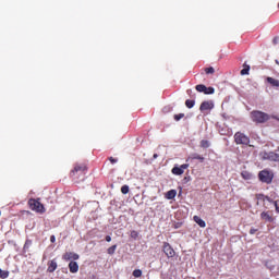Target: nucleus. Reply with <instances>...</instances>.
<instances>
[{
    "mask_svg": "<svg viewBox=\"0 0 279 279\" xmlns=\"http://www.w3.org/2000/svg\"><path fill=\"white\" fill-rule=\"evenodd\" d=\"M86 171H88L86 165L76 163L74 166V169L70 172V178H72L73 180H84Z\"/></svg>",
    "mask_w": 279,
    "mask_h": 279,
    "instance_id": "nucleus-1",
    "label": "nucleus"
},
{
    "mask_svg": "<svg viewBox=\"0 0 279 279\" xmlns=\"http://www.w3.org/2000/svg\"><path fill=\"white\" fill-rule=\"evenodd\" d=\"M251 119L254 123H267V121L271 119V116L263 111L254 110L251 112Z\"/></svg>",
    "mask_w": 279,
    "mask_h": 279,
    "instance_id": "nucleus-2",
    "label": "nucleus"
},
{
    "mask_svg": "<svg viewBox=\"0 0 279 279\" xmlns=\"http://www.w3.org/2000/svg\"><path fill=\"white\" fill-rule=\"evenodd\" d=\"M28 206L31 210H34L35 213H38L39 215H45L46 210L45 205L40 203V198H31L28 199Z\"/></svg>",
    "mask_w": 279,
    "mask_h": 279,
    "instance_id": "nucleus-3",
    "label": "nucleus"
},
{
    "mask_svg": "<svg viewBox=\"0 0 279 279\" xmlns=\"http://www.w3.org/2000/svg\"><path fill=\"white\" fill-rule=\"evenodd\" d=\"M258 178L264 184H271V182H274V172L269 170H262L258 173Z\"/></svg>",
    "mask_w": 279,
    "mask_h": 279,
    "instance_id": "nucleus-4",
    "label": "nucleus"
},
{
    "mask_svg": "<svg viewBox=\"0 0 279 279\" xmlns=\"http://www.w3.org/2000/svg\"><path fill=\"white\" fill-rule=\"evenodd\" d=\"M234 143L235 145H250V136L244 133L236 132L234 134Z\"/></svg>",
    "mask_w": 279,
    "mask_h": 279,
    "instance_id": "nucleus-5",
    "label": "nucleus"
},
{
    "mask_svg": "<svg viewBox=\"0 0 279 279\" xmlns=\"http://www.w3.org/2000/svg\"><path fill=\"white\" fill-rule=\"evenodd\" d=\"M162 252L167 258H173L175 256V250H173V246L169 242H163Z\"/></svg>",
    "mask_w": 279,
    "mask_h": 279,
    "instance_id": "nucleus-6",
    "label": "nucleus"
},
{
    "mask_svg": "<svg viewBox=\"0 0 279 279\" xmlns=\"http://www.w3.org/2000/svg\"><path fill=\"white\" fill-rule=\"evenodd\" d=\"M213 108H215V102H213V100H205L199 106L201 112L213 110Z\"/></svg>",
    "mask_w": 279,
    "mask_h": 279,
    "instance_id": "nucleus-7",
    "label": "nucleus"
},
{
    "mask_svg": "<svg viewBox=\"0 0 279 279\" xmlns=\"http://www.w3.org/2000/svg\"><path fill=\"white\" fill-rule=\"evenodd\" d=\"M263 160H271L272 162H279V155L274 151L264 153Z\"/></svg>",
    "mask_w": 279,
    "mask_h": 279,
    "instance_id": "nucleus-8",
    "label": "nucleus"
},
{
    "mask_svg": "<svg viewBox=\"0 0 279 279\" xmlns=\"http://www.w3.org/2000/svg\"><path fill=\"white\" fill-rule=\"evenodd\" d=\"M263 160H271L272 162H279V155L274 151L264 153Z\"/></svg>",
    "mask_w": 279,
    "mask_h": 279,
    "instance_id": "nucleus-9",
    "label": "nucleus"
},
{
    "mask_svg": "<svg viewBox=\"0 0 279 279\" xmlns=\"http://www.w3.org/2000/svg\"><path fill=\"white\" fill-rule=\"evenodd\" d=\"M185 169H189V163H183L180 167L174 166L171 170V173H173V175H182Z\"/></svg>",
    "mask_w": 279,
    "mask_h": 279,
    "instance_id": "nucleus-10",
    "label": "nucleus"
},
{
    "mask_svg": "<svg viewBox=\"0 0 279 279\" xmlns=\"http://www.w3.org/2000/svg\"><path fill=\"white\" fill-rule=\"evenodd\" d=\"M63 260H80V255L73 252H66L62 255Z\"/></svg>",
    "mask_w": 279,
    "mask_h": 279,
    "instance_id": "nucleus-11",
    "label": "nucleus"
},
{
    "mask_svg": "<svg viewBox=\"0 0 279 279\" xmlns=\"http://www.w3.org/2000/svg\"><path fill=\"white\" fill-rule=\"evenodd\" d=\"M193 160H199L201 162H204L205 158L197 153H193L186 158L185 162H193Z\"/></svg>",
    "mask_w": 279,
    "mask_h": 279,
    "instance_id": "nucleus-12",
    "label": "nucleus"
},
{
    "mask_svg": "<svg viewBox=\"0 0 279 279\" xmlns=\"http://www.w3.org/2000/svg\"><path fill=\"white\" fill-rule=\"evenodd\" d=\"M69 270H70V274H77V271H80V265L77 264V262H70Z\"/></svg>",
    "mask_w": 279,
    "mask_h": 279,
    "instance_id": "nucleus-13",
    "label": "nucleus"
},
{
    "mask_svg": "<svg viewBox=\"0 0 279 279\" xmlns=\"http://www.w3.org/2000/svg\"><path fill=\"white\" fill-rule=\"evenodd\" d=\"M56 269H58V263L56 262V259H52L48 263V271L49 274H53Z\"/></svg>",
    "mask_w": 279,
    "mask_h": 279,
    "instance_id": "nucleus-14",
    "label": "nucleus"
},
{
    "mask_svg": "<svg viewBox=\"0 0 279 279\" xmlns=\"http://www.w3.org/2000/svg\"><path fill=\"white\" fill-rule=\"evenodd\" d=\"M260 219H263L264 221H269V223H271L274 221V217H271V215H269V211H263L260 214Z\"/></svg>",
    "mask_w": 279,
    "mask_h": 279,
    "instance_id": "nucleus-15",
    "label": "nucleus"
},
{
    "mask_svg": "<svg viewBox=\"0 0 279 279\" xmlns=\"http://www.w3.org/2000/svg\"><path fill=\"white\" fill-rule=\"evenodd\" d=\"M266 82H268V84H270V86H274L275 88H278L279 87V81L271 77V76H268L266 78Z\"/></svg>",
    "mask_w": 279,
    "mask_h": 279,
    "instance_id": "nucleus-16",
    "label": "nucleus"
},
{
    "mask_svg": "<svg viewBox=\"0 0 279 279\" xmlns=\"http://www.w3.org/2000/svg\"><path fill=\"white\" fill-rule=\"evenodd\" d=\"M193 220L195 221V223H197V226H199V228L206 227V221H204V219H201L199 216H194Z\"/></svg>",
    "mask_w": 279,
    "mask_h": 279,
    "instance_id": "nucleus-17",
    "label": "nucleus"
},
{
    "mask_svg": "<svg viewBox=\"0 0 279 279\" xmlns=\"http://www.w3.org/2000/svg\"><path fill=\"white\" fill-rule=\"evenodd\" d=\"M178 195V191L170 190L166 193V199H175V196Z\"/></svg>",
    "mask_w": 279,
    "mask_h": 279,
    "instance_id": "nucleus-18",
    "label": "nucleus"
},
{
    "mask_svg": "<svg viewBox=\"0 0 279 279\" xmlns=\"http://www.w3.org/2000/svg\"><path fill=\"white\" fill-rule=\"evenodd\" d=\"M256 199L258 202H265V201L274 202V201H271V198H269V196H265V194H256Z\"/></svg>",
    "mask_w": 279,
    "mask_h": 279,
    "instance_id": "nucleus-19",
    "label": "nucleus"
},
{
    "mask_svg": "<svg viewBox=\"0 0 279 279\" xmlns=\"http://www.w3.org/2000/svg\"><path fill=\"white\" fill-rule=\"evenodd\" d=\"M201 147L203 149H208V147H210V142H208V140L201 141Z\"/></svg>",
    "mask_w": 279,
    "mask_h": 279,
    "instance_id": "nucleus-20",
    "label": "nucleus"
},
{
    "mask_svg": "<svg viewBox=\"0 0 279 279\" xmlns=\"http://www.w3.org/2000/svg\"><path fill=\"white\" fill-rule=\"evenodd\" d=\"M10 277V271L0 268V278L5 279Z\"/></svg>",
    "mask_w": 279,
    "mask_h": 279,
    "instance_id": "nucleus-21",
    "label": "nucleus"
},
{
    "mask_svg": "<svg viewBox=\"0 0 279 279\" xmlns=\"http://www.w3.org/2000/svg\"><path fill=\"white\" fill-rule=\"evenodd\" d=\"M241 177L243 178V180H252V173L247 171L241 172Z\"/></svg>",
    "mask_w": 279,
    "mask_h": 279,
    "instance_id": "nucleus-22",
    "label": "nucleus"
},
{
    "mask_svg": "<svg viewBox=\"0 0 279 279\" xmlns=\"http://www.w3.org/2000/svg\"><path fill=\"white\" fill-rule=\"evenodd\" d=\"M195 89L197 90V93H205L206 85H204V84L196 85Z\"/></svg>",
    "mask_w": 279,
    "mask_h": 279,
    "instance_id": "nucleus-23",
    "label": "nucleus"
},
{
    "mask_svg": "<svg viewBox=\"0 0 279 279\" xmlns=\"http://www.w3.org/2000/svg\"><path fill=\"white\" fill-rule=\"evenodd\" d=\"M206 75H214L215 74V68L209 66L204 69Z\"/></svg>",
    "mask_w": 279,
    "mask_h": 279,
    "instance_id": "nucleus-24",
    "label": "nucleus"
},
{
    "mask_svg": "<svg viewBox=\"0 0 279 279\" xmlns=\"http://www.w3.org/2000/svg\"><path fill=\"white\" fill-rule=\"evenodd\" d=\"M116 252H117V244L110 246V247L107 250V254H109L110 256H112Z\"/></svg>",
    "mask_w": 279,
    "mask_h": 279,
    "instance_id": "nucleus-25",
    "label": "nucleus"
},
{
    "mask_svg": "<svg viewBox=\"0 0 279 279\" xmlns=\"http://www.w3.org/2000/svg\"><path fill=\"white\" fill-rule=\"evenodd\" d=\"M204 95H215V88L214 87H206Z\"/></svg>",
    "mask_w": 279,
    "mask_h": 279,
    "instance_id": "nucleus-26",
    "label": "nucleus"
},
{
    "mask_svg": "<svg viewBox=\"0 0 279 279\" xmlns=\"http://www.w3.org/2000/svg\"><path fill=\"white\" fill-rule=\"evenodd\" d=\"M221 136H232V131L230 130H220Z\"/></svg>",
    "mask_w": 279,
    "mask_h": 279,
    "instance_id": "nucleus-27",
    "label": "nucleus"
},
{
    "mask_svg": "<svg viewBox=\"0 0 279 279\" xmlns=\"http://www.w3.org/2000/svg\"><path fill=\"white\" fill-rule=\"evenodd\" d=\"M241 75H250V65H245L244 69L241 70Z\"/></svg>",
    "mask_w": 279,
    "mask_h": 279,
    "instance_id": "nucleus-28",
    "label": "nucleus"
},
{
    "mask_svg": "<svg viewBox=\"0 0 279 279\" xmlns=\"http://www.w3.org/2000/svg\"><path fill=\"white\" fill-rule=\"evenodd\" d=\"M186 108H193L195 106V100L187 99L185 100Z\"/></svg>",
    "mask_w": 279,
    "mask_h": 279,
    "instance_id": "nucleus-29",
    "label": "nucleus"
},
{
    "mask_svg": "<svg viewBox=\"0 0 279 279\" xmlns=\"http://www.w3.org/2000/svg\"><path fill=\"white\" fill-rule=\"evenodd\" d=\"M133 276H134V278H141V276H143V270H141V269H135V270L133 271Z\"/></svg>",
    "mask_w": 279,
    "mask_h": 279,
    "instance_id": "nucleus-30",
    "label": "nucleus"
},
{
    "mask_svg": "<svg viewBox=\"0 0 279 279\" xmlns=\"http://www.w3.org/2000/svg\"><path fill=\"white\" fill-rule=\"evenodd\" d=\"M121 193H122L123 195H128V193H130V186L123 185V186L121 187Z\"/></svg>",
    "mask_w": 279,
    "mask_h": 279,
    "instance_id": "nucleus-31",
    "label": "nucleus"
},
{
    "mask_svg": "<svg viewBox=\"0 0 279 279\" xmlns=\"http://www.w3.org/2000/svg\"><path fill=\"white\" fill-rule=\"evenodd\" d=\"M181 119H184V113L174 114V121H180Z\"/></svg>",
    "mask_w": 279,
    "mask_h": 279,
    "instance_id": "nucleus-32",
    "label": "nucleus"
},
{
    "mask_svg": "<svg viewBox=\"0 0 279 279\" xmlns=\"http://www.w3.org/2000/svg\"><path fill=\"white\" fill-rule=\"evenodd\" d=\"M131 239H138V233L136 230L131 231Z\"/></svg>",
    "mask_w": 279,
    "mask_h": 279,
    "instance_id": "nucleus-33",
    "label": "nucleus"
},
{
    "mask_svg": "<svg viewBox=\"0 0 279 279\" xmlns=\"http://www.w3.org/2000/svg\"><path fill=\"white\" fill-rule=\"evenodd\" d=\"M109 161L111 162V165H117V162H119V159L109 157Z\"/></svg>",
    "mask_w": 279,
    "mask_h": 279,
    "instance_id": "nucleus-34",
    "label": "nucleus"
},
{
    "mask_svg": "<svg viewBox=\"0 0 279 279\" xmlns=\"http://www.w3.org/2000/svg\"><path fill=\"white\" fill-rule=\"evenodd\" d=\"M272 204H274V206H275V208H276V213H278V215H279L278 201H274Z\"/></svg>",
    "mask_w": 279,
    "mask_h": 279,
    "instance_id": "nucleus-35",
    "label": "nucleus"
},
{
    "mask_svg": "<svg viewBox=\"0 0 279 279\" xmlns=\"http://www.w3.org/2000/svg\"><path fill=\"white\" fill-rule=\"evenodd\" d=\"M256 232H258V229L252 228V229L250 230V234H256Z\"/></svg>",
    "mask_w": 279,
    "mask_h": 279,
    "instance_id": "nucleus-36",
    "label": "nucleus"
},
{
    "mask_svg": "<svg viewBox=\"0 0 279 279\" xmlns=\"http://www.w3.org/2000/svg\"><path fill=\"white\" fill-rule=\"evenodd\" d=\"M105 240L107 241V243H110V241H112V238L110 235H106Z\"/></svg>",
    "mask_w": 279,
    "mask_h": 279,
    "instance_id": "nucleus-37",
    "label": "nucleus"
},
{
    "mask_svg": "<svg viewBox=\"0 0 279 279\" xmlns=\"http://www.w3.org/2000/svg\"><path fill=\"white\" fill-rule=\"evenodd\" d=\"M50 242H51V243H56V235H51V236H50Z\"/></svg>",
    "mask_w": 279,
    "mask_h": 279,
    "instance_id": "nucleus-38",
    "label": "nucleus"
},
{
    "mask_svg": "<svg viewBox=\"0 0 279 279\" xmlns=\"http://www.w3.org/2000/svg\"><path fill=\"white\" fill-rule=\"evenodd\" d=\"M272 43H274V45H278V37H275V38L272 39Z\"/></svg>",
    "mask_w": 279,
    "mask_h": 279,
    "instance_id": "nucleus-39",
    "label": "nucleus"
},
{
    "mask_svg": "<svg viewBox=\"0 0 279 279\" xmlns=\"http://www.w3.org/2000/svg\"><path fill=\"white\" fill-rule=\"evenodd\" d=\"M271 119H276L277 121H279L278 117L272 116Z\"/></svg>",
    "mask_w": 279,
    "mask_h": 279,
    "instance_id": "nucleus-40",
    "label": "nucleus"
},
{
    "mask_svg": "<svg viewBox=\"0 0 279 279\" xmlns=\"http://www.w3.org/2000/svg\"><path fill=\"white\" fill-rule=\"evenodd\" d=\"M189 180H190V178H186V177L184 178V181H185V182H189Z\"/></svg>",
    "mask_w": 279,
    "mask_h": 279,
    "instance_id": "nucleus-41",
    "label": "nucleus"
},
{
    "mask_svg": "<svg viewBox=\"0 0 279 279\" xmlns=\"http://www.w3.org/2000/svg\"><path fill=\"white\" fill-rule=\"evenodd\" d=\"M275 62H276V64H279L278 60H276Z\"/></svg>",
    "mask_w": 279,
    "mask_h": 279,
    "instance_id": "nucleus-42",
    "label": "nucleus"
},
{
    "mask_svg": "<svg viewBox=\"0 0 279 279\" xmlns=\"http://www.w3.org/2000/svg\"><path fill=\"white\" fill-rule=\"evenodd\" d=\"M158 155H154V158H157Z\"/></svg>",
    "mask_w": 279,
    "mask_h": 279,
    "instance_id": "nucleus-43",
    "label": "nucleus"
},
{
    "mask_svg": "<svg viewBox=\"0 0 279 279\" xmlns=\"http://www.w3.org/2000/svg\"><path fill=\"white\" fill-rule=\"evenodd\" d=\"M187 93H191V89H189Z\"/></svg>",
    "mask_w": 279,
    "mask_h": 279,
    "instance_id": "nucleus-44",
    "label": "nucleus"
}]
</instances>
